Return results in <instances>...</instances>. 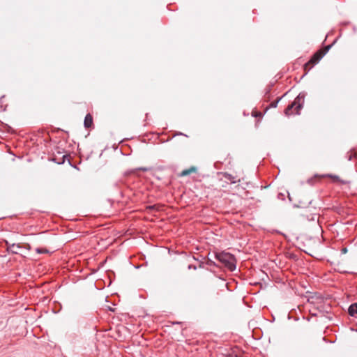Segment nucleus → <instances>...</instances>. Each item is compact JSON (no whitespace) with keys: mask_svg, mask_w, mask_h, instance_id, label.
I'll use <instances>...</instances> for the list:
<instances>
[{"mask_svg":"<svg viewBox=\"0 0 357 357\" xmlns=\"http://www.w3.org/2000/svg\"><path fill=\"white\" fill-rule=\"evenodd\" d=\"M36 252L38 254H46L49 253V250L46 248H38L36 249Z\"/></svg>","mask_w":357,"mask_h":357,"instance_id":"nucleus-10","label":"nucleus"},{"mask_svg":"<svg viewBox=\"0 0 357 357\" xmlns=\"http://www.w3.org/2000/svg\"><path fill=\"white\" fill-rule=\"evenodd\" d=\"M280 101V98H278V100L272 102L271 104H270V107H276L278 104V102Z\"/></svg>","mask_w":357,"mask_h":357,"instance_id":"nucleus-12","label":"nucleus"},{"mask_svg":"<svg viewBox=\"0 0 357 357\" xmlns=\"http://www.w3.org/2000/svg\"><path fill=\"white\" fill-rule=\"evenodd\" d=\"M348 312L349 314L352 317L357 315V303H353L349 306Z\"/></svg>","mask_w":357,"mask_h":357,"instance_id":"nucleus-7","label":"nucleus"},{"mask_svg":"<svg viewBox=\"0 0 357 357\" xmlns=\"http://www.w3.org/2000/svg\"><path fill=\"white\" fill-rule=\"evenodd\" d=\"M224 176L226 179L229 180L231 183H235L236 182V177H234L230 174L225 173Z\"/></svg>","mask_w":357,"mask_h":357,"instance_id":"nucleus-9","label":"nucleus"},{"mask_svg":"<svg viewBox=\"0 0 357 357\" xmlns=\"http://www.w3.org/2000/svg\"><path fill=\"white\" fill-rule=\"evenodd\" d=\"M305 93H300L294 100L284 109V114L289 116L293 114H298L305 102Z\"/></svg>","mask_w":357,"mask_h":357,"instance_id":"nucleus-1","label":"nucleus"},{"mask_svg":"<svg viewBox=\"0 0 357 357\" xmlns=\"http://www.w3.org/2000/svg\"><path fill=\"white\" fill-rule=\"evenodd\" d=\"M342 252H347V249H346V248H343V249H342Z\"/></svg>","mask_w":357,"mask_h":357,"instance_id":"nucleus-16","label":"nucleus"},{"mask_svg":"<svg viewBox=\"0 0 357 357\" xmlns=\"http://www.w3.org/2000/svg\"><path fill=\"white\" fill-rule=\"evenodd\" d=\"M208 264H212V261H211V260H209V261H208Z\"/></svg>","mask_w":357,"mask_h":357,"instance_id":"nucleus-17","label":"nucleus"},{"mask_svg":"<svg viewBox=\"0 0 357 357\" xmlns=\"http://www.w3.org/2000/svg\"><path fill=\"white\" fill-rule=\"evenodd\" d=\"M59 155H54L53 160L58 164H63L65 162L66 158H68L67 154H62V153L58 152Z\"/></svg>","mask_w":357,"mask_h":357,"instance_id":"nucleus-5","label":"nucleus"},{"mask_svg":"<svg viewBox=\"0 0 357 357\" xmlns=\"http://www.w3.org/2000/svg\"><path fill=\"white\" fill-rule=\"evenodd\" d=\"M84 125L86 128H89L93 125V117L90 114H87L84 118Z\"/></svg>","mask_w":357,"mask_h":357,"instance_id":"nucleus-6","label":"nucleus"},{"mask_svg":"<svg viewBox=\"0 0 357 357\" xmlns=\"http://www.w3.org/2000/svg\"><path fill=\"white\" fill-rule=\"evenodd\" d=\"M330 47H331V45H328V46L325 47L324 49L320 50L319 51L324 52V55H325L329 50Z\"/></svg>","mask_w":357,"mask_h":357,"instance_id":"nucleus-13","label":"nucleus"},{"mask_svg":"<svg viewBox=\"0 0 357 357\" xmlns=\"http://www.w3.org/2000/svg\"><path fill=\"white\" fill-rule=\"evenodd\" d=\"M140 169H142V171H146L147 170L146 168H141Z\"/></svg>","mask_w":357,"mask_h":357,"instance_id":"nucleus-15","label":"nucleus"},{"mask_svg":"<svg viewBox=\"0 0 357 357\" xmlns=\"http://www.w3.org/2000/svg\"><path fill=\"white\" fill-rule=\"evenodd\" d=\"M324 56V52H320L319 50L317 51L316 53L314 54V55L312 56L310 61L305 64V70L309 71L315 64H317L322 59Z\"/></svg>","mask_w":357,"mask_h":357,"instance_id":"nucleus-3","label":"nucleus"},{"mask_svg":"<svg viewBox=\"0 0 357 357\" xmlns=\"http://www.w3.org/2000/svg\"><path fill=\"white\" fill-rule=\"evenodd\" d=\"M317 180H319V177L316 175L314 177L307 179V182L310 185H314L315 181H317Z\"/></svg>","mask_w":357,"mask_h":357,"instance_id":"nucleus-11","label":"nucleus"},{"mask_svg":"<svg viewBox=\"0 0 357 357\" xmlns=\"http://www.w3.org/2000/svg\"><path fill=\"white\" fill-rule=\"evenodd\" d=\"M6 245L7 247V251L13 254H17V250L21 248V246L19 244L9 243L8 241H6Z\"/></svg>","mask_w":357,"mask_h":357,"instance_id":"nucleus-4","label":"nucleus"},{"mask_svg":"<svg viewBox=\"0 0 357 357\" xmlns=\"http://www.w3.org/2000/svg\"><path fill=\"white\" fill-rule=\"evenodd\" d=\"M188 268H190H190L196 269V266H192L190 265V266H188Z\"/></svg>","mask_w":357,"mask_h":357,"instance_id":"nucleus-14","label":"nucleus"},{"mask_svg":"<svg viewBox=\"0 0 357 357\" xmlns=\"http://www.w3.org/2000/svg\"><path fill=\"white\" fill-rule=\"evenodd\" d=\"M197 170L196 167H190L189 169H184L183 170L181 174H180V176H188L192 173H194Z\"/></svg>","mask_w":357,"mask_h":357,"instance_id":"nucleus-8","label":"nucleus"},{"mask_svg":"<svg viewBox=\"0 0 357 357\" xmlns=\"http://www.w3.org/2000/svg\"><path fill=\"white\" fill-rule=\"evenodd\" d=\"M215 257L229 271H233L236 269V260L233 255L226 252H216Z\"/></svg>","mask_w":357,"mask_h":357,"instance_id":"nucleus-2","label":"nucleus"}]
</instances>
